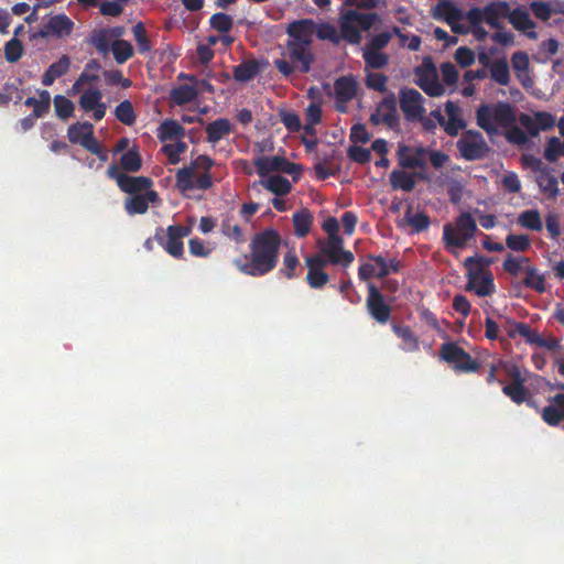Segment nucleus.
Returning a JSON list of instances; mask_svg holds the SVG:
<instances>
[{"mask_svg": "<svg viewBox=\"0 0 564 564\" xmlns=\"http://www.w3.org/2000/svg\"><path fill=\"white\" fill-rule=\"evenodd\" d=\"M393 333L402 340L400 348L406 352H414L420 349L419 337L409 325L392 324Z\"/></svg>", "mask_w": 564, "mask_h": 564, "instance_id": "c85d7f7f", "label": "nucleus"}, {"mask_svg": "<svg viewBox=\"0 0 564 564\" xmlns=\"http://www.w3.org/2000/svg\"><path fill=\"white\" fill-rule=\"evenodd\" d=\"M434 17L453 24L463 19V12L452 1L441 0L434 9Z\"/></svg>", "mask_w": 564, "mask_h": 564, "instance_id": "473e14b6", "label": "nucleus"}, {"mask_svg": "<svg viewBox=\"0 0 564 564\" xmlns=\"http://www.w3.org/2000/svg\"><path fill=\"white\" fill-rule=\"evenodd\" d=\"M379 113L381 115L380 120L389 128H395L399 126V115L397 110V102L393 95L386 97L378 106Z\"/></svg>", "mask_w": 564, "mask_h": 564, "instance_id": "7c9ffc66", "label": "nucleus"}, {"mask_svg": "<svg viewBox=\"0 0 564 564\" xmlns=\"http://www.w3.org/2000/svg\"><path fill=\"white\" fill-rule=\"evenodd\" d=\"M459 154L466 161H479L490 152L484 135L478 130H466L456 142Z\"/></svg>", "mask_w": 564, "mask_h": 564, "instance_id": "0eeeda50", "label": "nucleus"}, {"mask_svg": "<svg viewBox=\"0 0 564 564\" xmlns=\"http://www.w3.org/2000/svg\"><path fill=\"white\" fill-rule=\"evenodd\" d=\"M281 243L280 232L274 228H265L252 237L249 253L234 259L232 263L246 275L264 276L276 268Z\"/></svg>", "mask_w": 564, "mask_h": 564, "instance_id": "f03ea898", "label": "nucleus"}, {"mask_svg": "<svg viewBox=\"0 0 564 564\" xmlns=\"http://www.w3.org/2000/svg\"><path fill=\"white\" fill-rule=\"evenodd\" d=\"M116 118L126 126H131L135 122L137 116L130 100L121 101L115 109Z\"/></svg>", "mask_w": 564, "mask_h": 564, "instance_id": "3c124183", "label": "nucleus"}, {"mask_svg": "<svg viewBox=\"0 0 564 564\" xmlns=\"http://www.w3.org/2000/svg\"><path fill=\"white\" fill-rule=\"evenodd\" d=\"M101 98L102 94L99 89L90 88L80 95L78 104L84 111L89 112L98 107V104L101 102Z\"/></svg>", "mask_w": 564, "mask_h": 564, "instance_id": "8fccbe9b", "label": "nucleus"}, {"mask_svg": "<svg viewBox=\"0 0 564 564\" xmlns=\"http://www.w3.org/2000/svg\"><path fill=\"white\" fill-rule=\"evenodd\" d=\"M506 246L516 252H525L531 247V240L527 235L509 234L506 237Z\"/></svg>", "mask_w": 564, "mask_h": 564, "instance_id": "052dcab7", "label": "nucleus"}, {"mask_svg": "<svg viewBox=\"0 0 564 564\" xmlns=\"http://www.w3.org/2000/svg\"><path fill=\"white\" fill-rule=\"evenodd\" d=\"M110 41L111 39L106 28H102L94 30L90 33L87 43L93 45L99 53L106 54L111 48Z\"/></svg>", "mask_w": 564, "mask_h": 564, "instance_id": "a18cd8bd", "label": "nucleus"}, {"mask_svg": "<svg viewBox=\"0 0 564 564\" xmlns=\"http://www.w3.org/2000/svg\"><path fill=\"white\" fill-rule=\"evenodd\" d=\"M424 101L425 98L414 88L404 87L399 91L400 109L409 122H417V119L425 115Z\"/></svg>", "mask_w": 564, "mask_h": 564, "instance_id": "9b49d317", "label": "nucleus"}, {"mask_svg": "<svg viewBox=\"0 0 564 564\" xmlns=\"http://www.w3.org/2000/svg\"><path fill=\"white\" fill-rule=\"evenodd\" d=\"M260 72V65L256 59L243 61L234 67L232 76L236 82L247 83L253 79Z\"/></svg>", "mask_w": 564, "mask_h": 564, "instance_id": "72a5a7b5", "label": "nucleus"}, {"mask_svg": "<svg viewBox=\"0 0 564 564\" xmlns=\"http://www.w3.org/2000/svg\"><path fill=\"white\" fill-rule=\"evenodd\" d=\"M362 58L367 68L381 69L389 63V56L381 51L362 48Z\"/></svg>", "mask_w": 564, "mask_h": 564, "instance_id": "c03bdc74", "label": "nucleus"}, {"mask_svg": "<svg viewBox=\"0 0 564 564\" xmlns=\"http://www.w3.org/2000/svg\"><path fill=\"white\" fill-rule=\"evenodd\" d=\"M528 264H531L529 258H516L509 253L502 262V268L510 275L517 276L521 271H524V267Z\"/></svg>", "mask_w": 564, "mask_h": 564, "instance_id": "864d4df0", "label": "nucleus"}, {"mask_svg": "<svg viewBox=\"0 0 564 564\" xmlns=\"http://www.w3.org/2000/svg\"><path fill=\"white\" fill-rule=\"evenodd\" d=\"M209 24L212 29L220 33H228L232 29L234 22L230 15L217 12L210 17Z\"/></svg>", "mask_w": 564, "mask_h": 564, "instance_id": "e2e57ef3", "label": "nucleus"}, {"mask_svg": "<svg viewBox=\"0 0 564 564\" xmlns=\"http://www.w3.org/2000/svg\"><path fill=\"white\" fill-rule=\"evenodd\" d=\"M387 82L388 77L381 73H369L366 76V86L369 89L376 90L378 93H384L387 90Z\"/></svg>", "mask_w": 564, "mask_h": 564, "instance_id": "774afa93", "label": "nucleus"}, {"mask_svg": "<svg viewBox=\"0 0 564 564\" xmlns=\"http://www.w3.org/2000/svg\"><path fill=\"white\" fill-rule=\"evenodd\" d=\"M477 224L470 213L463 212L455 219V224H445L443 227V242L447 250L463 249L475 237Z\"/></svg>", "mask_w": 564, "mask_h": 564, "instance_id": "39448f33", "label": "nucleus"}, {"mask_svg": "<svg viewBox=\"0 0 564 564\" xmlns=\"http://www.w3.org/2000/svg\"><path fill=\"white\" fill-rule=\"evenodd\" d=\"M539 187L550 198H555L558 195V182L554 175L549 173L541 174L538 178Z\"/></svg>", "mask_w": 564, "mask_h": 564, "instance_id": "13d9d810", "label": "nucleus"}, {"mask_svg": "<svg viewBox=\"0 0 564 564\" xmlns=\"http://www.w3.org/2000/svg\"><path fill=\"white\" fill-rule=\"evenodd\" d=\"M542 419L551 426H557L564 422V394H555L551 403L542 411Z\"/></svg>", "mask_w": 564, "mask_h": 564, "instance_id": "a878e982", "label": "nucleus"}, {"mask_svg": "<svg viewBox=\"0 0 564 564\" xmlns=\"http://www.w3.org/2000/svg\"><path fill=\"white\" fill-rule=\"evenodd\" d=\"M300 265L296 252L293 249L288 250L283 256L282 267L280 268L279 273L288 280L296 279L299 276L297 269Z\"/></svg>", "mask_w": 564, "mask_h": 564, "instance_id": "a19ab883", "label": "nucleus"}, {"mask_svg": "<svg viewBox=\"0 0 564 564\" xmlns=\"http://www.w3.org/2000/svg\"><path fill=\"white\" fill-rule=\"evenodd\" d=\"M259 176L264 177L271 172H282L289 175H299L301 166L282 156H261L253 162Z\"/></svg>", "mask_w": 564, "mask_h": 564, "instance_id": "4468645a", "label": "nucleus"}, {"mask_svg": "<svg viewBox=\"0 0 564 564\" xmlns=\"http://www.w3.org/2000/svg\"><path fill=\"white\" fill-rule=\"evenodd\" d=\"M525 278L522 280V284L535 291L536 293H544L546 291L545 288V278L543 274H540L535 267L532 264H528L524 267Z\"/></svg>", "mask_w": 564, "mask_h": 564, "instance_id": "4c0bfd02", "label": "nucleus"}, {"mask_svg": "<svg viewBox=\"0 0 564 564\" xmlns=\"http://www.w3.org/2000/svg\"><path fill=\"white\" fill-rule=\"evenodd\" d=\"M261 184L265 189L276 196H284L292 189L291 182L281 175L269 176L267 180L261 181Z\"/></svg>", "mask_w": 564, "mask_h": 564, "instance_id": "37998d69", "label": "nucleus"}, {"mask_svg": "<svg viewBox=\"0 0 564 564\" xmlns=\"http://www.w3.org/2000/svg\"><path fill=\"white\" fill-rule=\"evenodd\" d=\"M158 200L159 194L155 191H148L144 194L128 197L124 202V208L129 215H142L147 213L150 203Z\"/></svg>", "mask_w": 564, "mask_h": 564, "instance_id": "b1692460", "label": "nucleus"}, {"mask_svg": "<svg viewBox=\"0 0 564 564\" xmlns=\"http://www.w3.org/2000/svg\"><path fill=\"white\" fill-rule=\"evenodd\" d=\"M517 117L513 107L503 101L481 104L476 110V123L488 135L498 133V128L507 129L506 138L516 144H523L528 138L525 132L516 126Z\"/></svg>", "mask_w": 564, "mask_h": 564, "instance_id": "7ed1b4c3", "label": "nucleus"}, {"mask_svg": "<svg viewBox=\"0 0 564 564\" xmlns=\"http://www.w3.org/2000/svg\"><path fill=\"white\" fill-rule=\"evenodd\" d=\"M508 19L512 26L518 31L524 32L528 39H538V33L533 30L535 28V22L530 18V14L525 9L519 7L512 11L509 10Z\"/></svg>", "mask_w": 564, "mask_h": 564, "instance_id": "5701e85b", "label": "nucleus"}, {"mask_svg": "<svg viewBox=\"0 0 564 564\" xmlns=\"http://www.w3.org/2000/svg\"><path fill=\"white\" fill-rule=\"evenodd\" d=\"M113 58L118 64H124L133 56L134 50L130 42L126 40H116L111 44Z\"/></svg>", "mask_w": 564, "mask_h": 564, "instance_id": "de8ad7c7", "label": "nucleus"}, {"mask_svg": "<svg viewBox=\"0 0 564 564\" xmlns=\"http://www.w3.org/2000/svg\"><path fill=\"white\" fill-rule=\"evenodd\" d=\"M176 187L180 192L185 193L194 188L206 191L213 186L210 173H202L195 176L193 166H184L176 173Z\"/></svg>", "mask_w": 564, "mask_h": 564, "instance_id": "f3484780", "label": "nucleus"}, {"mask_svg": "<svg viewBox=\"0 0 564 564\" xmlns=\"http://www.w3.org/2000/svg\"><path fill=\"white\" fill-rule=\"evenodd\" d=\"M351 17H354L355 21L358 24V28L361 31H369L372 26L380 21V17L378 13L369 12L362 13L357 10H350Z\"/></svg>", "mask_w": 564, "mask_h": 564, "instance_id": "4d7b16f0", "label": "nucleus"}, {"mask_svg": "<svg viewBox=\"0 0 564 564\" xmlns=\"http://www.w3.org/2000/svg\"><path fill=\"white\" fill-rule=\"evenodd\" d=\"M350 10L343 13L339 18V29L341 41H346L349 44L357 45L361 42L362 35L358 28L354 17H351Z\"/></svg>", "mask_w": 564, "mask_h": 564, "instance_id": "393cba45", "label": "nucleus"}, {"mask_svg": "<svg viewBox=\"0 0 564 564\" xmlns=\"http://www.w3.org/2000/svg\"><path fill=\"white\" fill-rule=\"evenodd\" d=\"M187 145L184 141L177 140L175 143L164 144L162 151L166 154L171 164H177L180 162V154L185 152Z\"/></svg>", "mask_w": 564, "mask_h": 564, "instance_id": "69168bd1", "label": "nucleus"}, {"mask_svg": "<svg viewBox=\"0 0 564 564\" xmlns=\"http://www.w3.org/2000/svg\"><path fill=\"white\" fill-rule=\"evenodd\" d=\"M368 260L373 261L378 267L377 278L383 279L390 273H398L402 263L398 259H390L389 261L381 254H369Z\"/></svg>", "mask_w": 564, "mask_h": 564, "instance_id": "c9c22d12", "label": "nucleus"}, {"mask_svg": "<svg viewBox=\"0 0 564 564\" xmlns=\"http://www.w3.org/2000/svg\"><path fill=\"white\" fill-rule=\"evenodd\" d=\"M343 245V238L328 239L316 254H323L326 264L347 268L354 262L355 257L351 251L345 250Z\"/></svg>", "mask_w": 564, "mask_h": 564, "instance_id": "dca6fc26", "label": "nucleus"}, {"mask_svg": "<svg viewBox=\"0 0 564 564\" xmlns=\"http://www.w3.org/2000/svg\"><path fill=\"white\" fill-rule=\"evenodd\" d=\"M514 329L509 332L510 337H514L516 334L520 335L525 339L528 344L539 346L543 336L538 332L531 329L527 323L517 322L513 324Z\"/></svg>", "mask_w": 564, "mask_h": 564, "instance_id": "09e8293b", "label": "nucleus"}, {"mask_svg": "<svg viewBox=\"0 0 564 564\" xmlns=\"http://www.w3.org/2000/svg\"><path fill=\"white\" fill-rule=\"evenodd\" d=\"M132 33H133V36H134V40H135V43L138 46V51L141 54L150 52L152 48V45H151L150 39L147 35V30L144 28V24L142 22H138L133 26Z\"/></svg>", "mask_w": 564, "mask_h": 564, "instance_id": "6e6d98bb", "label": "nucleus"}, {"mask_svg": "<svg viewBox=\"0 0 564 564\" xmlns=\"http://www.w3.org/2000/svg\"><path fill=\"white\" fill-rule=\"evenodd\" d=\"M289 36L281 57L273 61L274 67L284 77L295 72L306 74L315 62L313 52L314 22L300 20L292 22L286 30Z\"/></svg>", "mask_w": 564, "mask_h": 564, "instance_id": "f257e3e1", "label": "nucleus"}, {"mask_svg": "<svg viewBox=\"0 0 564 564\" xmlns=\"http://www.w3.org/2000/svg\"><path fill=\"white\" fill-rule=\"evenodd\" d=\"M492 264V259L482 256L468 257L464 261L467 270L466 291H474L480 297L490 296L495 291L494 275L487 268Z\"/></svg>", "mask_w": 564, "mask_h": 564, "instance_id": "20e7f679", "label": "nucleus"}, {"mask_svg": "<svg viewBox=\"0 0 564 564\" xmlns=\"http://www.w3.org/2000/svg\"><path fill=\"white\" fill-rule=\"evenodd\" d=\"M518 224L533 231H541L543 228L540 213L536 209H527L518 217Z\"/></svg>", "mask_w": 564, "mask_h": 564, "instance_id": "49530a36", "label": "nucleus"}, {"mask_svg": "<svg viewBox=\"0 0 564 564\" xmlns=\"http://www.w3.org/2000/svg\"><path fill=\"white\" fill-rule=\"evenodd\" d=\"M229 133H231V123L226 118L216 119L206 126V140L209 143L215 144Z\"/></svg>", "mask_w": 564, "mask_h": 564, "instance_id": "2f4dec72", "label": "nucleus"}, {"mask_svg": "<svg viewBox=\"0 0 564 564\" xmlns=\"http://www.w3.org/2000/svg\"><path fill=\"white\" fill-rule=\"evenodd\" d=\"M294 234L299 238L307 236L313 224V216L308 209L304 208L293 214Z\"/></svg>", "mask_w": 564, "mask_h": 564, "instance_id": "ea45409f", "label": "nucleus"}, {"mask_svg": "<svg viewBox=\"0 0 564 564\" xmlns=\"http://www.w3.org/2000/svg\"><path fill=\"white\" fill-rule=\"evenodd\" d=\"M23 54V46L17 37L11 39L6 43L4 57L9 63L18 62Z\"/></svg>", "mask_w": 564, "mask_h": 564, "instance_id": "338daca9", "label": "nucleus"}, {"mask_svg": "<svg viewBox=\"0 0 564 564\" xmlns=\"http://www.w3.org/2000/svg\"><path fill=\"white\" fill-rule=\"evenodd\" d=\"M520 122L530 135L535 137L540 130L547 131L552 129L555 124V118L550 112L538 111L534 113V119L528 115H521Z\"/></svg>", "mask_w": 564, "mask_h": 564, "instance_id": "412c9836", "label": "nucleus"}, {"mask_svg": "<svg viewBox=\"0 0 564 564\" xmlns=\"http://www.w3.org/2000/svg\"><path fill=\"white\" fill-rule=\"evenodd\" d=\"M429 148L423 145L410 147L403 143L398 145L397 159L402 169L425 171Z\"/></svg>", "mask_w": 564, "mask_h": 564, "instance_id": "ddd939ff", "label": "nucleus"}, {"mask_svg": "<svg viewBox=\"0 0 564 564\" xmlns=\"http://www.w3.org/2000/svg\"><path fill=\"white\" fill-rule=\"evenodd\" d=\"M120 165L127 172H138L142 166V160L137 150L130 149L120 158Z\"/></svg>", "mask_w": 564, "mask_h": 564, "instance_id": "5fc2aeb1", "label": "nucleus"}, {"mask_svg": "<svg viewBox=\"0 0 564 564\" xmlns=\"http://www.w3.org/2000/svg\"><path fill=\"white\" fill-rule=\"evenodd\" d=\"M70 67V58L67 55H62L58 61L51 64L42 76V84L51 86L54 82L64 76Z\"/></svg>", "mask_w": 564, "mask_h": 564, "instance_id": "c756f323", "label": "nucleus"}, {"mask_svg": "<svg viewBox=\"0 0 564 564\" xmlns=\"http://www.w3.org/2000/svg\"><path fill=\"white\" fill-rule=\"evenodd\" d=\"M358 89V83L352 76H340L334 82V94L336 100V110L345 112L347 104L351 101Z\"/></svg>", "mask_w": 564, "mask_h": 564, "instance_id": "6ab92c4d", "label": "nucleus"}, {"mask_svg": "<svg viewBox=\"0 0 564 564\" xmlns=\"http://www.w3.org/2000/svg\"><path fill=\"white\" fill-rule=\"evenodd\" d=\"M367 290L366 307L369 315L379 324L388 323L392 312L390 303L373 283H368Z\"/></svg>", "mask_w": 564, "mask_h": 564, "instance_id": "f8f14e48", "label": "nucleus"}, {"mask_svg": "<svg viewBox=\"0 0 564 564\" xmlns=\"http://www.w3.org/2000/svg\"><path fill=\"white\" fill-rule=\"evenodd\" d=\"M415 75L419 77L416 85L429 96L440 97L445 93L444 87L438 82L436 70L433 64H430V73L422 67L415 68Z\"/></svg>", "mask_w": 564, "mask_h": 564, "instance_id": "aec40b11", "label": "nucleus"}, {"mask_svg": "<svg viewBox=\"0 0 564 564\" xmlns=\"http://www.w3.org/2000/svg\"><path fill=\"white\" fill-rule=\"evenodd\" d=\"M314 32L316 33V36L319 40H327L335 45H339L341 42L339 32L330 23H322V24L317 25L316 31L314 30Z\"/></svg>", "mask_w": 564, "mask_h": 564, "instance_id": "680f3d73", "label": "nucleus"}, {"mask_svg": "<svg viewBox=\"0 0 564 564\" xmlns=\"http://www.w3.org/2000/svg\"><path fill=\"white\" fill-rule=\"evenodd\" d=\"M46 31L42 35L52 34L56 37L68 36L74 29V22L66 14H56L45 24Z\"/></svg>", "mask_w": 564, "mask_h": 564, "instance_id": "bb28decb", "label": "nucleus"}, {"mask_svg": "<svg viewBox=\"0 0 564 564\" xmlns=\"http://www.w3.org/2000/svg\"><path fill=\"white\" fill-rule=\"evenodd\" d=\"M108 177L116 180L118 187L128 194L137 195L141 192L152 191L153 181L147 176H131L120 171L117 164L109 165Z\"/></svg>", "mask_w": 564, "mask_h": 564, "instance_id": "9d476101", "label": "nucleus"}, {"mask_svg": "<svg viewBox=\"0 0 564 564\" xmlns=\"http://www.w3.org/2000/svg\"><path fill=\"white\" fill-rule=\"evenodd\" d=\"M184 135V127L173 119L164 120L158 129V138L162 142L181 139Z\"/></svg>", "mask_w": 564, "mask_h": 564, "instance_id": "f704fd0d", "label": "nucleus"}, {"mask_svg": "<svg viewBox=\"0 0 564 564\" xmlns=\"http://www.w3.org/2000/svg\"><path fill=\"white\" fill-rule=\"evenodd\" d=\"M191 234V228L182 225H171L166 229V238L163 229L159 228L154 239L164 248V250L176 259L183 258L184 243L182 239Z\"/></svg>", "mask_w": 564, "mask_h": 564, "instance_id": "1a4fd4ad", "label": "nucleus"}, {"mask_svg": "<svg viewBox=\"0 0 564 564\" xmlns=\"http://www.w3.org/2000/svg\"><path fill=\"white\" fill-rule=\"evenodd\" d=\"M67 138L73 144H80L85 150L97 155L100 160H107V153L102 150L94 134L93 123L76 122L68 127Z\"/></svg>", "mask_w": 564, "mask_h": 564, "instance_id": "423d86ee", "label": "nucleus"}, {"mask_svg": "<svg viewBox=\"0 0 564 564\" xmlns=\"http://www.w3.org/2000/svg\"><path fill=\"white\" fill-rule=\"evenodd\" d=\"M220 231L224 236L235 240L237 243H242L245 241L241 227L238 224L232 223L230 218H226L221 221Z\"/></svg>", "mask_w": 564, "mask_h": 564, "instance_id": "bf43d9fd", "label": "nucleus"}, {"mask_svg": "<svg viewBox=\"0 0 564 564\" xmlns=\"http://www.w3.org/2000/svg\"><path fill=\"white\" fill-rule=\"evenodd\" d=\"M409 225L413 228L415 232L425 231L430 227V217L424 213H416L411 215V209H408L405 215Z\"/></svg>", "mask_w": 564, "mask_h": 564, "instance_id": "0e129e2a", "label": "nucleus"}, {"mask_svg": "<svg viewBox=\"0 0 564 564\" xmlns=\"http://www.w3.org/2000/svg\"><path fill=\"white\" fill-rule=\"evenodd\" d=\"M510 6L506 1L491 2L484 8L485 22L491 28L501 30L500 19L508 17Z\"/></svg>", "mask_w": 564, "mask_h": 564, "instance_id": "cd10ccee", "label": "nucleus"}, {"mask_svg": "<svg viewBox=\"0 0 564 564\" xmlns=\"http://www.w3.org/2000/svg\"><path fill=\"white\" fill-rule=\"evenodd\" d=\"M55 113L61 120H67L74 113L75 106L70 99L63 95L54 97Z\"/></svg>", "mask_w": 564, "mask_h": 564, "instance_id": "603ef678", "label": "nucleus"}, {"mask_svg": "<svg viewBox=\"0 0 564 564\" xmlns=\"http://www.w3.org/2000/svg\"><path fill=\"white\" fill-rule=\"evenodd\" d=\"M440 357L445 362L453 365L455 371L477 372L480 368V364L454 341L442 344Z\"/></svg>", "mask_w": 564, "mask_h": 564, "instance_id": "6e6552de", "label": "nucleus"}, {"mask_svg": "<svg viewBox=\"0 0 564 564\" xmlns=\"http://www.w3.org/2000/svg\"><path fill=\"white\" fill-rule=\"evenodd\" d=\"M490 77L497 84L507 86L510 83V70L506 58H498L489 64Z\"/></svg>", "mask_w": 564, "mask_h": 564, "instance_id": "58836bf2", "label": "nucleus"}, {"mask_svg": "<svg viewBox=\"0 0 564 564\" xmlns=\"http://www.w3.org/2000/svg\"><path fill=\"white\" fill-rule=\"evenodd\" d=\"M307 268L306 282L311 289H323L329 281V275L325 271L326 261L323 254H312L305 258Z\"/></svg>", "mask_w": 564, "mask_h": 564, "instance_id": "a211bd4d", "label": "nucleus"}, {"mask_svg": "<svg viewBox=\"0 0 564 564\" xmlns=\"http://www.w3.org/2000/svg\"><path fill=\"white\" fill-rule=\"evenodd\" d=\"M198 96V89L194 85H180L171 90L170 98L177 105L183 106L194 101Z\"/></svg>", "mask_w": 564, "mask_h": 564, "instance_id": "e433bc0d", "label": "nucleus"}, {"mask_svg": "<svg viewBox=\"0 0 564 564\" xmlns=\"http://www.w3.org/2000/svg\"><path fill=\"white\" fill-rule=\"evenodd\" d=\"M405 170L406 169L401 167V170H393L390 173L389 182L392 189H401L409 193L415 188L416 177L423 181L427 180V176L424 173H409Z\"/></svg>", "mask_w": 564, "mask_h": 564, "instance_id": "4be33fe9", "label": "nucleus"}, {"mask_svg": "<svg viewBox=\"0 0 564 564\" xmlns=\"http://www.w3.org/2000/svg\"><path fill=\"white\" fill-rule=\"evenodd\" d=\"M40 98L28 97L24 101L26 107H33V117H43L51 108V94L47 90L39 93Z\"/></svg>", "mask_w": 564, "mask_h": 564, "instance_id": "79ce46f5", "label": "nucleus"}, {"mask_svg": "<svg viewBox=\"0 0 564 564\" xmlns=\"http://www.w3.org/2000/svg\"><path fill=\"white\" fill-rule=\"evenodd\" d=\"M500 365L506 368L507 376L511 380L510 383L503 384V394L516 404L523 403L527 400L529 392L525 388V378L522 376L520 368L516 365L507 366L503 362H500Z\"/></svg>", "mask_w": 564, "mask_h": 564, "instance_id": "2eb2a0df", "label": "nucleus"}]
</instances>
